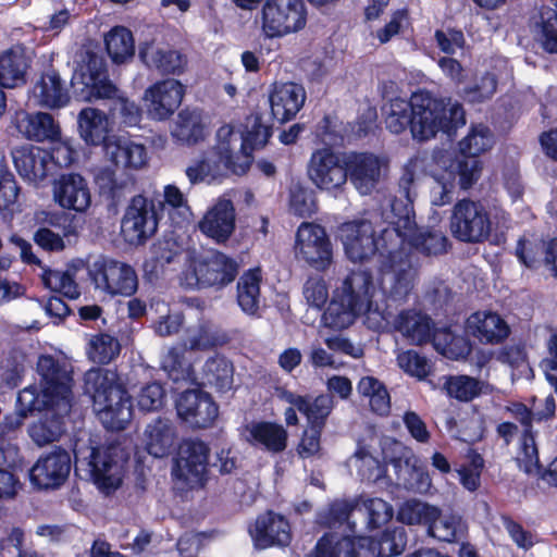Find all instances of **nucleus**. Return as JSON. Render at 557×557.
I'll return each instance as SVG.
<instances>
[{"label":"nucleus","mask_w":557,"mask_h":557,"mask_svg":"<svg viewBox=\"0 0 557 557\" xmlns=\"http://www.w3.org/2000/svg\"><path fill=\"white\" fill-rule=\"evenodd\" d=\"M384 227L377 231L367 219H354L342 223L337 228V239L343 246L346 258L354 263H362L379 255L381 276L377 285L388 299L405 302L416 284V270L411 260H404L396 253L395 242L384 240Z\"/></svg>","instance_id":"f257e3e1"},{"label":"nucleus","mask_w":557,"mask_h":557,"mask_svg":"<svg viewBox=\"0 0 557 557\" xmlns=\"http://www.w3.org/2000/svg\"><path fill=\"white\" fill-rule=\"evenodd\" d=\"M385 298L388 295L382 293L369 272H351L335 288L322 315V324L332 330H343L362 314L370 329L381 331L389 323Z\"/></svg>","instance_id":"f03ea898"},{"label":"nucleus","mask_w":557,"mask_h":557,"mask_svg":"<svg viewBox=\"0 0 557 557\" xmlns=\"http://www.w3.org/2000/svg\"><path fill=\"white\" fill-rule=\"evenodd\" d=\"M494 137L490 128L483 124L471 127L468 135L460 140L459 150L466 157L454 158L449 152H440L434 156V163L430 174L434 180L431 190V202L434 206H444L451 200L455 187L469 189L481 173V162L474 157L490 150Z\"/></svg>","instance_id":"7ed1b4c3"},{"label":"nucleus","mask_w":557,"mask_h":557,"mask_svg":"<svg viewBox=\"0 0 557 557\" xmlns=\"http://www.w3.org/2000/svg\"><path fill=\"white\" fill-rule=\"evenodd\" d=\"M39 384L23 388L17 395V410L25 417L47 404L57 405L61 412L72 407V366L63 355H41L37 361Z\"/></svg>","instance_id":"20e7f679"},{"label":"nucleus","mask_w":557,"mask_h":557,"mask_svg":"<svg viewBox=\"0 0 557 557\" xmlns=\"http://www.w3.org/2000/svg\"><path fill=\"white\" fill-rule=\"evenodd\" d=\"M72 86L85 101L112 100L110 112L119 115L125 126H136L141 120V110L126 98L107 77L103 63L95 54L86 53L74 70Z\"/></svg>","instance_id":"39448f33"},{"label":"nucleus","mask_w":557,"mask_h":557,"mask_svg":"<svg viewBox=\"0 0 557 557\" xmlns=\"http://www.w3.org/2000/svg\"><path fill=\"white\" fill-rule=\"evenodd\" d=\"M86 392L94 401V410L106 429L123 430L131 421V397L115 372L90 370L85 375Z\"/></svg>","instance_id":"423d86ee"},{"label":"nucleus","mask_w":557,"mask_h":557,"mask_svg":"<svg viewBox=\"0 0 557 557\" xmlns=\"http://www.w3.org/2000/svg\"><path fill=\"white\" fill-rule=\"evenodd\" d=\"M74 456L76 472L90 479L104 495L114 493L121 486L124 458L119 445L76 444Z\"/></svg>","instance_id":"0eeeda50"},{"label":"nucleus","mask_w":557,"mask_h":557,"mask_svg":"<svg viewBox=\"0 0 557 557\" xmlns=\"http://www.w3.org/2000/svg\"><path fill=\"white\" fill-rule=\"evenodd\" d=\"M395 219L388 220L384 231V240L395 242L396 253L404 260H411L417 272V253L440 255L446 250L447 238L440 231H421L417 228L410 207L405 206Z\"/></svg>","instance_id":"6e6552de"},{"label":"nucleus","mask_w":557,"mask_h":557,"mask_svg":"<svg viewBox=\"0 0 557 557\" xmlns=\"http://www.w3.org/2000/svg\"><path fill=\"white\" fill-rule=\"evenodd\" d=\"M410 132L417 140H429L438 132L449 134L466 124L463 108L458 102L442 101L429 92H416L411 96Z\"/></svg>","instance_id":"1a4fd4ad"},{"label":"nucleus","mask_w":557,"mask_h":557,"mask_svg":"<svg viewBox=\"0 0 557 557\" xmlns=\"http://www.w3.org/2000/svg\"><path fill=\"white\" fill-rule=\"evenodd\" d=\"M237 270L236 261L220 251L186 250L181 282L189 288H220L235 280Z\"/></svg>","instance_id":"9d476101"},{"label":"nucleus","mask_w":557,"mask_h":557,"mask_svg":"<svg viewBox=\"0 0 557 557\" xmlns=\"http://www.w3.org/2000/svg\"><path fill=\"white\" fill-rule=\"evenodd\" d=\"M178 349H169L162 358V368L174 382L185 381L199 385H210L219 392H226L233 385V366L221 356L209 358L198 374L190 362L181 360Z\"/></svg>","instance_id":"9b49d317"},{"label":"nucleus","mask_w":557,"mask_h":557,"mask_svg":"<svg viewBox=\"0 0 557 557\" xmlns=\"http://www.w3.org/2000/svg\"><path fill=\"white\" fill-rule=\"evenodd\" d=\"M95 289L111 297H129L138 288L136 271L129 264L107 256H98L87 267Z\"/></svg>","instance_id":"f8f14e48"},{"label":"nucleus","mask_w":557,"mask_h":557,"mask_svg":"<svg viewBox=\"0 0 557 557\" xmlns=\"http://www.w3.org/2000/svg\"><path fill=\"white\" fill-rule=\"evenodd\" d=\"M388 312L389 323L383 329L392 326L398 331L413 345H422L429 341H433L435 349L443 356L453 357L450 345L455 337L448 330L434 331L431 319L414 309L400 311L394 319Z\"/></svg>","instance_id":"ddd939ff"},{"label":"nucleus","mask_w":557,"mask_h":557,"mask_svg":"<svg viewBox=\"0 0 557 557\" xmlns=\"http://www.w3.org/2000/svg\"><path fill=\"white\" fill-rule=\"evenodd\" d=\"M304 0H265L260 11V25L267 38H282L302 30L307 25Z\"/></svg>","instance_id":"4468645a"},{"label":"nucleus","mask_w":557,"mask_h":557,"mask_svg":"<svg viewBox=\"0 0 557 557\" xmlns=\"http://www.w3.org/2000/svg\"><path fill=\"white\" fill-rule=\"evenodd\" d=\"M383 455L395 469L398 486L412 493H429L432 479L428 470L418 465V457L411 448L398 441L386 440L383 444Z\"/></svg>","instance_id":"2eb2a0df"},{"label":"nucleus","mask_w":557,"mask_h":557,"mask_svg":"<svg viewBox=\"0 0 557 557\" xmlns=\"http://www.w3.org/2000/svg\"><path fill=\"white\" fill-rule=\"evenodd\" d=\"M209 448L201 441L180 445L172 467L175 486L182 491L201 488L207 480Z\"/></svg>","instance_id":"dca6fc26"},{"label":"nucleus","mask_w":557,"mask_h":557,"mask_svg":"<svg viewBox=\"0 0 557 557\" xmlns=\"http://www.w3.org/2000/svg\"><path fill=\"white\" fill-rule=\"evenodd\" d=\"M449 230L459 242L476 244L488 238L492 222L481 202L462 199L453 207Z\"/></svg>","instance_id":"f3484780"},{"label":"nucleus","mask_w":557,"mask_h":557,"mask_svg":"<svg viewBox=\"0 0 557 557\" xmlns=\"http://www.w3.org/2000/svg\"><path fill=\"white\" fill-rule=\"evenodd\" d=\"M352 510L363 511L367 515V524L370 529L380 528L393 517V507L384 499L360 496L354 502H334L327 511L319 515V522L327 527L342 524L349 519Z\"/></svg>","instance_id":"a211bd4d"},{"label":"nucleus","mask_w":557,"mask_h":557,"mask_svg":"<svg viewBox=\"0 0 557 557\" xmlns=\"http://www.w3.org/2000/svg\"><path fill=\"white\" fill-rule=\"evenodd\" d=\"M295 255L318 271L327 270L333 261V248L324 227L301 223L296 234Z\"/></svg>","instance_id":"6ab92c4d"},{"label":"nucleus","mask_w":557,"mask_h":557,"mask_svg":"<svg viewBox=\"0 0 557 557\" xmlns=\"http://www.w3.org/2000/svg\"><path fill=\"white\" fill-rule=\"evenodd\" d=\"M185 91V86L175 78L153 83L141 98L147 116L153 121H166L182 104Z\"/></svg>","instance_id":"aec40b11"},{"label":"nucleus","mask_w":557,"mask_h":557,"mask_svg":"<svg viewBox=\"0 0 557 557\" xmlns=\"http://www.w3.org/2000/svg\"><path fill=\"white\" fill-rule=\"evenodd\" d=\"M307 173L317 188L329 193L341 190L347 182L345 156L341 159L331 148L317 149L310 157Z\"/></svg>","instance_id":"412c9836"},{"label":"nucleus","mask_w":557,"mask_h":557,"mask_svg":"<svg viewBox=\"0 0 557 557\" xmlns=\"http://www.w3.org/2000/svg\"><path fill=\"white\" fill-rule=\"evenodd\" d=\"M158 226L153 201L144 196H136L125 210L121 232L131 245L143 244L154 234Z\"/></svg>","instance_id":"4be33fe9"},{"label":"nucleus","mask_w":557,"mask_h":557,"mask_svg":"<svg viewBox=\"0 0 557 557\" xmlns=\"http://www.w3.org/2000/svg\"><path fill=\"white\" fill-rule=\"evenodd\" d=\"M236 212L230 194L220 196L198 222L199 231L218 244L230 239L235 231Z\"/></svg>","instance_id":"5701e85b"},{"label":"nucleus","mask_w":557,"mask_h":557,"mask_svg":"<svg viewBox=\"0 0 557 557\" xmlns=\"http://www.w3.org/2000/svg\"><path fill=\"white\" fill-rule=\"evenodd\" d=\"M70 470V455L63 449H54L37 459L29 470V480L38 490H55L65 482Z\"/></svg>","instance_id":"b1692460"},{"label":"nucleus","mask_w":557,"mask_h":557,"mask_svg":"<svg viewBox=\"0 0 557 557\" xmlns=\"http://www.w3.org/2000/svg\"><path fill=\"white\" fill-rule=\"evenodd\" d=\"M268 98L272 116L280 123H286L301 110L307 94L300 84L280 81L269 86Z\"/></svg>","instance_id":"393cba45"},{"label":"nucleus","mask_w":557,"mask_h":557,"mask_svg":"<svg viewBox=\"0 0 557 557\" xmlns=\"http://www.w3.org/2000/svg\"><path fill=\"white\" fill-rule=\"evenodd\" d=\"M53 201L62 209L86 212L91 205V193L87 181L79 174H62L52 185Z\"/></svg>","instance_id":"a878e982"},{"label":"nucleus","mask_w":557,"mask_h":557,"mask_svg":"<svg viewBox=\"0 0 557 557\" xmlns=\"http://www.w3.org/2000/svg\"><path fill=\"white\" fill-rule=\"evenodd\" d=\"M181 419L194 428H208L218 418L219 409L212 397L201 389H189L176 400Z\"/></svg>","instance_id":"bb28decb"},{"label":"nucleus","mask_w":557,"mask_h":557,"mask_svg":"<svg viewBox=\"0 0 557 557\" xmlns=\"http://www.w3.org/2000/svg\"><path fill=\"white\" fill-rule=\"evenodd\" d=\"M347 178L361 195L371 194L380 182L384 162L369 152H350L345 154Z\"/></svg>","instance_id":"cd10ccee"},{"label":"nucleus","mask_w":557,"mask_h":557,"mask_svg":"<svg viewBox=\"0 0 557 557\" xmlns=\"http://www.w3.org/2000/svg\"><path fill=\"white\" fill-rule=\"evenodd\" d=\"M12 125L18 135L28 140L57 143L61 139L60 124L46 112L17 110L12 116Z\"/></svg>","instance_id":"c85d7f7f"},{"label":"nucleus","mask_w":557,"mask_h":557,"mask_svg":"<svg viewBox=\"0 0 557 557\" xmlns=\"http://www.w3.org/2000/svg\"><path fill=\"white\" fill-rule=\"evenodd\" d=\"M249 533L258 548L287 546L292 541L289 522L273 511L259 516L250 527Z\"/></svg>","instance_id":"c756f323"},{"label":"nucleus","mask_w":557,"mask_h":557,"mask_svg":"<svg viewBox=\"0 0 557 557\" xmlns=\"http://www.w3.org/2000/svg\"><path fill=\"white\" fill-rule=\"evenodd\" d=\"M102 149L108 161L125 170H139L148 160L146 147L127 135L112 134Z\"/></svg>","instance_id":"7c9ffc66"},{"label":"nucleus","mask_w":557,"mask_h":557,"mask_svg":"<svg viewBox=\"0 0 557 557\" xmlns=\"http://www.w3.org/2000/svg\"><path fill=\"white\" fill-rule=\"evenodd\" d=\"M14 166L18 174L34 184L44 181L52 169V156L47 150L23 145L12 151Z\"/></svg>","instance_id":"2f4dec72"},{"label":"nucleus","mask_w":557,"mask_h":557,"mask_svg":"<svg viewBox=\"0 0 557 557\" xmlns=\"http://www.w3.org/2000/svg\"><path fill=\"white\" fill-rule=\"evenodd\" d=\"M28 101L47 109H60L70 102V95L59 73H44L29 91Z\"/></svg>","instance_id":"473e14b6"},{"label":"nucleus","mask_w":557,"mask_h":557,"mask_svg":"<svg viewBox=\"0 0 557 557\" xmlns=\"http://www.w3.org/2000/svg\"><path fill=\"white\" fill-rule=\"evenodd\" d=\"M469 334L481 343L499 344L510 334V327L506 320L497 312L480 310L472 313L466 322Z\"/></svg>","instance_id":"72a5a7b5"},{"label":"nucleus","mask_w":557,"mask_h":557,"mask_svg":"<svg viewBox=\"0 0 557 557\" xmlns=\"http://www.w3.org/2000/svg\"><path fill=\"white\" fill-rule=\"evenodd\" d=\"M219 156L231 165V172L244 174L249 168V158L243 143L242 133L236 132L231 125H222L216 132V144L213 148Z\"/></svg>","instance_id":"f704fd0d"},{"label":"nucleus","mask_w":557,"mask_h":557,"mask_svg":"<svg viewBox=\"0 0 557 557\" xmlns=\"http://www.w3.org/2000/svg\"><path fill=\"white\" fill-rule=\"evenodd\" d=\"M506 411L511 413L524 426L523 434L520 440V448L517 461L520 469L525 473L532 474L539 472V454L535 445L534 436L531 432L532 413L520 403H515L506 407Z\"/></svg>","instance_id":"c9c22d12"},{"label":"nucleus","mask_w":557,"mask_h":557,"mask_svg":"<svg viewBox=\"0 0 557 557\" xmlns=\"http://www.w3.org/2000/svg\"><path fill=\"white\" fill-rule=\"evenodd\" d=\"M77 127L85 144L103 148L111 137L113 124L106 112L88 107L78 113Z\"/></svg>","instance_id":"e433bc0d"},{"label":"nucleus","mask_w":557,"mask_h":557,"mask_svg":"<svg viewBox=\"0 0 557 557\" xmlns=\"http://www.w3.org/2000/svg\"><path fill=\"white\" fill-rule=\"evenodd\" d=\"M45 413L28 426V435L39 447L58 442L63 435L64 418L69 412H61L57 405L47 404L39 411Z\"/></svg>","instance_id":"4c0bfd02"},{"label":"nucleus","mask_w":557,"mask_h":557,"mask_svg":"<svg viewBox=\"0 0 557 557\" xmlns=\"http://www.w3.org/2000/svg\"><path fill=\"white\" fill-rule=\"evenodd\" d=\"M176 442V431L168 419H156L150 422L143 435L141 445L144 449L154 458L168 456Z\"/></svg>","instance_id":"58836bf2"},{"label":"nucleus","mask_w":557,"mask_h":557,"mask_svg":"<svg viewBox=\"0 0 557 557\" xmlns=\"http://www.w3.org/2000/svg\"><path fill=\"white\" fill-rule=\"evenodd\" d=\"M358 549L374 557H393L403 553L407 544V533L403 527L385 530L379 539L352 537Z\"/></svg>","instance_id":"ea45409f"},{"label":"nucleus","mask_w":557,"mask_h":557,"mask_svg":"<svg viewBox=\"0 0 557 557\" xmlns=\"http://www.w3.org/2000/svg\"><path fill=\"white\" fill-rule=\"evenodd\" d=\"M227 171H231L228 161L223 160L216 151L209 149L186 168L185 174L191 185L212 184L224 177Z\"/></svg>","instance_id":"a19ab883"},{"label":"nucleus","mask_w":557,"mask_h":557,"mask_svg":"<svg viewBox=\"0 0 557 557\" xmlns=\"http://www.w3.org/2000/svg\"><path fill=\"white\" fill-rule=\"evenodd\" d=\"M242 434L251 445L272 453L282 451L286 447L287 432L276 423L252 422L243 429Z\"/></svg>","instance_id":"79ce46f5"},{"label":"nucleus","mask_w":557,"mask_h":557,"mask_svg":"<svg viewBox=\"0 0 557 557\" xmlns=\"http://www.w3.org/2000/svg\"><path fill=\"white\" fill-rule=\"evenodd\" d=\"M280 398L285 403L295 406L299 412L306 416L309 425L323 429L329 414L334 407L333 397L320 395L313 401L290 391H282Z\"/></svg>","instance_id":"37998d69"},{"label":"nucleus","mask_w":557,"mask_h":557,"mask_svg":"<svg viewBox=\"0 0 557 557\" xmlns=\"http://www.w3.org/2000/svg\"><path fill=\"white\" fill-rule=\"evenodd\" d=\"M208 134V123L199 110H182L171 127L172 137L183 145H196Z\"/></svg>","instance_id":"c03bdc74"},{"label":"nucleus","mask_w":557,"mask_h":557,"mask_svg":"<svg viewBox=\"0 0 557 557\" xmlns=\"http://www.w3.org/2000/svg\"><path fill=\"white\" fill-rule=\"evenodd\" d=\"M139 57L148 67L165 74H178L186 64L185 58L178 51L154 42L141 46Z\"/></svg>","instance_id":"a18cd8bd"},{"label":"nucleus","mask_w":557,"mask_h":557,"mask_svg":"<svg viewBox=\"0 0 557 557\" xmlns=\"http://www.w3.org/2000/svg\"><path fill=\"white\" fill-rule=\"evenodd\" d=\"M28 63L21 48H12L0 54V86L15 88L26 81Z\"/></svg>","instance_id":"49530a36"},{"label":"nucleus","mask_w":557,"mask_h":557,"mask_svg":"<svg viewBox=\"0 0 557 557\" xmlns=\"http://www.w3.org/2000/svg\"><path fill=\"white\" fill-rule=\"evenodd\" d=\"M262 272L260 268L246 271L237 283V302L240 309L249 315L258 313L260 307V284Z\"/></svg>","instance_id":"de8ad7c7"},{"label":"nucleus","mask_w":557,"mask_h":557,"mask_svg":"<svg viewBox=\"0 0 557 557\" xmlns=\"http://www.w3.org/2000/svg\"><path fill=\"white\" fill-rule=\"evenodd\" d=\"M466 524L460 516L443 512L437 507V515L428 527V534L438 541L454 542L463 536Z\"/></svg>","instance_id":"09e8293b"},{"label":"nucleus","mask_w":557,"mask_h":557,"mask_svg":"<svg viewBox=\"0 0 557 557\" xmlns=\"http://www.w3.org/2000/svg\"><path fill=\"white\" fill-rule=\"evenodd\" d=\"M215 344L216 337L212 332L211 325L207 322H202L197 326L189 327L184 342L171 349H178L182 356L181 360L183 362H190L194 351L212 348Z\"/></svg>","instance_id":"8fccbe9b"},{"label":"nucleus","mask_w":557,"mask_h":557,"mask_svg":"<svg viewBox=\"0 0 557 557\" xmlns=\"http://www.w3.org/2000/svg\"><path fill=\"white\" fill-rule=\"evenodd\" d=\"M444 388L449 397L468 403L482 394L488 393L490 386L472 376L451 375L446 377Z\"/></svg>","instance_id":"3c124183"},{"label":"nucleus","mask_w":557,"mask_h":557,"mask_svg":"<svg viewBox=\"0 0 557 557\" xmlns=\"http://www.w3.org/2000/svg\"><path fill=\"white\" fill-rule=\"evenodd\" d=\"M358 393L368 399L372 411L384 416L389 412L391 398L386 387L373 376H363L357 385Z\"/></svg>","instance_id":"603ef678"},{"label":"nucleus","mask_w":557,"mask_h":557,"mask_svg":"<svg viewBox=\"0 0 557 557\" xmlns=\"http://www.w3.org/2000/svg\"><path fill=\"white\" fill-rule=\"evenodd\" d=\"M437 515V507L429 503L412 498L404 502L397 511V520L408 525L429 527Z\"/></svg>","instance_id":"864d4df0"},{"label":"nucleus","mask_w":557,"mask_h":557,"mask_svg":"<svg viewBox=\"0 0 557 557\" xmlns=\"http://www.w3.org/2000/svg\"><path fill=\"white\" fill-rule=\"evenodd\" d=\"M106 48L115 63H122L132 58L135 51L132 33L123 27H113L104 37Z\"/></svg>","instance_id":"5fc2aeb1"},{"label":"nucleus","mask_w":557,"mask_h":557,"mask_svg":"<svg viewBox=\"0 0 557 557\" xmlns=\"http://www.w3.org/2000/svg\"><path fill=\"white\" fill-rule=\"evenodd\" d=\"M383 113L386 128L394 134H400L406 131L408 126L410 127L412 114L411 99H391L383 108Z\"/></svg>","instance_id":"6e6d98bb"},{"label":"nucleus","mask_w":557,"mask_h":557,"mask_svg":"<svg viewBox=\"0 0 557 557\" xmlns=\"http://www.w3.org/2000/svg\"><path fill=\"white\" fill-rule=\"evenodd\" d=\"M164 209L171 221L176 225H183L190 221L193 211L186 196L175 185H166L163 191Z\"/></svg>","instance_id":"4d7b16f0"},{"label":"nucleus","mask_w":557,"mask_h":557,"mask_svg":"<svg viewBox=\"0 0 557 557\" xmlns=\"http://www.w3.org/2000/svg\"><path fill=\"white\" fill-rule=\"evenodd\" d=\"M41 280L51 292L59 293L70 299H76L79 296L78 285L69 271L44 269Z\"/></svg>","instance_id":"13d9d810"},{"label":"nucleus","mask_w":557,"mask_h":557,"mask_svg":"<svg viewBox=\"0 0 557 557\" xmlns=\"http://www.w3.org/2000/svg\"><path fill=\"white\" fill-rule=\"evenodd\" d=\"M351 468H356L362 480L377 482L384 476L385 468L364 447H359L348 461Z\"/></svg>","instance_id":"bf43d9fd"},{"label":"nucleus","mask_w":557,"mask_h":557,"mask_svg":"<svg viewBox=\"0 0 557 557\" xmlns=\"http://www.w3.org/2000/svg\"><path fill=\"white\" fill-rule=\"evenodd\" d=\"M120 352V344L116 338L108 334L91 336L88 343L87 355L96 363H109Z\"/></svg>","instance_id":"052dcab7"},{"label":"nucleus","mask_w":557,"mask_h":557,"mask_svg":"<svg viewBox=\"0 0 557 557\" xmlns=\"http://www.w3.org/2000/svg\"><path fill=\"white\" fill-rule=\"evenodd\" d=\"M271 136V128L263 124L259 116H249L246 121V131L242 134L245 143V152L251 162V152L257 148L263 147Z\"/></svg>","instance_id":"680f3d73"},{"label":"nucleus","mask_w":557,"mask_h":557,"mask_svg":"<svg viewBox=\"0 0 557 557\" xmlns=\"http://www.w3.org/2000/svg\"><path fill=\"white\" fill-rule=\"evenodd\" d=\"M344 549L348 557H354L355 546L351 541H338L337 534L329 533L319 540L313 552L307 557H341Z\"/></svg>","instance_id":"e2e57ef3"},{"label":"nucleus","mask_w":557,"mask_h":557,"mask_svg":"<svg viewBox=\"0 0 557 557\" xmlns=\"http://www.w3.org/2000/svg\"><path fill=\"white\" fill-rule=\"evenodd\" d=\"M535 39L548 53H557V13L543 14L535 29Z\"/></svg>","instance_id":"0e129e2a"},{"label":"nucleus","mask_w":557,"mask_h":557,"mask_svg":"<svg viewBox=\"0 0 557 557\" xmlns=\"http://www.w3.org/2000/svg\"><path fill=\"white\" fill-rule=\"evenodd\" d=\"M397 363L404 372L418 380L425 379L432 370L430 361L414 350L399 352Z\"/></svg>","instance_id":"69168bd1"},{"label":"nucleus","mask_w":557,"mask_h":557,"mask_svg":"<svg viewBox=\"0 0 557 557\" xmlns=\"http://www.w3.org/2000/svg\"><path fill=\"white\" fill-rule=\"evenodd\" d=\"M289 209L298 216H310L317 210L314 194L301 185L290 188Z\"/></svg>","instance_id":"338daca9"},{"label":"nucleus","mask_w":557,"mask_h":557,"mask_svg":"<svg viewBox=\"0 0 557 557\" xmlns=\"http://www.w3.org/2000/svg\"><path fill=\"white\" fill-rule=\"evenodd\" d=\"M302 295L309 307L321 310L329 299V286L323 277L310 276L304 284Z\"/></svg>","instance_id":"774afa93"}]
</instances>
